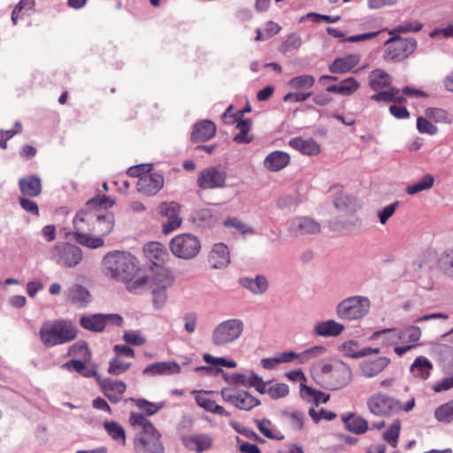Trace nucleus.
<instances>
[{"label": "nucleus", "instance_id": "nucleus-51", "mask_svg": "<svg viewBox=\"0 0 453 453\" xmlns=\"http://www.w3.org/2000/svg\"><path fill=\"white\" fill-rule=\"evenodd\" d=\"M300 392L302 397L308 401H314L316 396H324V398L322 399L323 403H326L329 400V395H326L321 391L308 387L304 383H301Z\"/></svg>", "mask_w": 453, "mask_h": 453}, {"label": "nucleus", "instance_id": "nucleus-57", "mask_svg": "<svg viewBox=\"0 0 453 453\" xmlns=\"http://www.w3.org/2000/svg\"><path fill=\"white\" fill-rule=\"evenodd\" d=\"M233 105H229L226 111L223 113L221 119L224 124L231 126L235 123L237 124L238 121L242 119L243 111L233 112Z\"/></svg>", "mask_w": 453, "mask_h": 453}, {"label": "nucleus", "instance_id": "nucleus-31", "mask_svg": "<svg viewBox=\"0 0 453 453\" xmlns=\"http://www.w3.org/2000/svg\"><path fill=\"white\" fill-rule=\"evenodd\" d=\"M21 193L27 196H38L42 192L41 179L35 175L21 178L19 180Z\"/></svg>", "mask_w": 453, "mask_h": 453}, {"label": "nucleus", "instance_id": "nucleus-20", "mask_svg": "<svg viewBox=\"0 0 453 453\" xmlns=\"http://www.w3.org/2000/svg\"><path fill=\"white\" fill-rule=\"evenodd\" d=\"M96 221L92 226L91 235L101 237L110 234L114 226L113 216L111 213H103L99 209L96 210Z\"/></svg>", "mask_w": 453, "mask_h": 453}, {"label": "nucleus", "instance_id": "nucleus-46", "mask_svg": "<svg viewBox=\"0 0 453 453\" xmlns=\"http://www.w3.org/2000/svg\"><path fill=\"white\" fill-rule=\"evenodd\" d=\"M434 418L439 422L450 423L453 421V400L449 401L434 411Z\"/></svg>", "mask_w": 453, "mask_h": 453}, {"label": "nucleus", "instance_id": "nucleus-60", "mask_svg": "<svg viewBox=\"0 0 453 453\" xmlns=\"http://www.w3.org/2000/svg\"><path fill=\"white\" fill-rule=\"evenodd\" d=\"M358 344L356 341H348L341 346L342 353L349 357L359 358L360 350L357 349Z\"/></svg>", "mask_w": 453, "mask_h": 453}, {"label": "nucleus", "instance_id": "nucleus-59", "mask_svg": "<svg viewBox=\"0 0 453 453\" xmlns=\"http://www.w3.org/2000/svg\"><path fill=\"white\" fill-rule=\"evenodd\" d=\"M397 93H398V88H390L388 90L380 91V92L375 93L374 95L371 96L370 100L375 101V102L390 103V102H393V100L395 98L394 96Z\"/></svg>", "mask_w": 453, "mask_h": 453}, {"label": "nucleus", "instance_id": "nucleus-17", "mask_svg": "<svg viewBox=\"0 0 453 453\" xmlns=\"http://www.w3.org/2000/svg\"><path fill=\"white\" fill-rule=\"evenodd\" d=\"M180 204L176 202H164L160 204V214L167 218L163 224V233L167 234L180 226L182 219L180 217Z\"/></svg>", "mask_w": 453, "mask_h": 453}, {"label": "nucleus", "instance_id": "nucleus-5", "mask_svg": "<svg viewBox=\"0 0 453 453\" xmlns=\"http://www.w3.org/2000/svg\"><path fill=\"white\" fill-rule=\"evenodd\" d=\"M369 310V299L356 296L340 302L336 306V314L340 319L352 321L364 318Z\"/></svg>", "mask_w": 453, "mask_h": 453}, {"label": "nucleus", "instance_id": "nucleus-12", "mask_svg": "<svg viewBox=\"0 0 453 453\" xmlns=\"http://www.w3.org/2000/svg\"><path fill=\"white\" fill-rule=\"evenodd\" d=\"M227 174L218 166H210L202 170L197 175V186L203 190L223 188Z\"/></svg>", "mask_w": 453, "mask_h": 453}, {"label": "nucleus", "instance_id": "nucleus-36", "mask_svg": "<svg viewBox=\"0 0 453 453\" xmlns=\"http://www.w3.org/2000/svg\"><path fill=\"white\" fill-rule=\"evenodd\" d=\"M235 127L239 132L234 135V142L240 144H248L253 141V135L250 134L252 128L251 119H242L238 121Z\"/></svg>", "mask_w": 453, "mask_h": 453}, {"label": "nucleus", "instance_id": "nucleus-37", "mask_svg": "<svg viewBox=\"0 0 453 453\" xmlns=\"http://www.w3.org/2000/svg\"><path fill=\"white\" fill-rule=\"evenodd\" d=\"M255 424L258 428L259 432L268 439L281 441L284 439V435L279 431L271 420L264 418L261 420H255Z\"/></svg>", "mask_w": 453, "mask_h": 453}, {"label": "nucleus", "instance_id": "nucleus-38", "mask_svg": "<svg viewBox=\"0 0 453 453\" xmlns=\"http://www.w3.org/2000/svg\"><path fill=\"white\" fill-rule=\"evenodd\" d=\"M432 369V363L424 357H417L411 366L413 375L422 380H426L430 376Z\"/></svg>", "mask_w": 453, "mask_h": 453}, {"label": "nucleus", "instance_id": "nucleus-22", "mask_svg": "<svg viewBox=\"0 0 453 453\" xmlns=\"http://www.w3.org/2000/svg\"><path fill=\"white\" fill-rule=\"evenodd\" d=\"M361 60L358 53L348 54L342 58H335L328 66L332 73H345L356 67Z\"/></svg>", "mask_w": 453, "mask_h": 453}, {"label": "nucleus", "instance_id": "nucleus-34", "mask_svg": "<svg viewBox=\"0 0 453 453\" xmlns=\"http://www.w3.org/2000/svg\"><path fill=\"white\" fill-rule=\"evenodd\" d=\"M314 330L316 334L319 336H338L343 332L344 326L341 323L330 319L318 323L315 326Z\"/></svg>", "mask_w": 453, "mask_h": 453}, {"label": "nucleus", "instance_id": "nucleus-14", "mask_svg": "<svg viewBox=\"0 0 453 453\" xmlns=\"http://www.w3.org/2000/svg\"><path fill=\"white\" fill-rule=\"evenodd\" d=\"M398 346L394 348V352L398 357L403 356L408 351L416 348L421 337V330L418 326H410L398 328Z\"/></svg>", "mask_w": 453, "mask_h": 453}, {"label": "nucleus", "instance_id": "nucleus-19", "mask_svg": "<svg viewBox=\"0 0 453 453\" xmlns=\"http://www.w3.org/2000/svg\"><path fill=\"white\" fill-rule=\"evenodd\" d=\"M288 230L294 234H316L320 232V225L308 217H296L288 221Z\"/></svg>", "mask_w": 453, "mask_h": 453}, {"label": "nucleus", "instance_id": "nucleus-24", "mask_svg": "<svg viewBox=\"0 0 453 453\" xmlns=\"http://www.w3.org/2000/svg\"><path fill=\"white\" fill-rule=\"evenodd\" d=\"M216 125L211 120H202L197 122L191 133V141L193 142H203L215 136Z\"/></svg>", "mask_w": 453, "mask_h": 453}, {"label": "nucleus", "instance_id": "nucleus-3", "mask_svg": "<svg viewBox=\"0 0 453 453\" xmlns=\"http://www.w3.org/2000/svg\"><path fill=\"white\" fill-rule=\"evenodd\" d=\"M129 421L139 430L134 439V449L137 453H164L160 434L147 418L141 413L132 412Z\"/></svg>", "mask_w": 453, "mask_h": 453}, {"label": "nucleus", "instance_id": "nucleus-9", "mask_svg": "<svg viewBox=\"0 0 453 453\" xmlns=\"http://www.w3.org/2000/svg\"><path fill=\"white\" fill-rule=\"evenodd\" d=\"M371 413L379 417H386L398 411L401 403L382 392H376L369 396L366 402Z\"/></svg>", "mask_w": 453, "mask_h": 453}, {"label": "nucleus", "instance_id": "nucleus-28", "mask_svg": "<svg viewBox=\"0 0 453 453\" xmlns=\"http://www.w3.org/2000/svg\"><path fill=\"white\" fill-rule=\"evenodd\" d=\"M288 144L294 150L307 156H316L320 152V146L312 138L303 139L296 137L288 142Z\"/></svg>", "mask_w": 453, "mask_h": 453}, {"label": "nucleus", "instance_id": "nucleus-62", "mask_svg": "<svg viewBox=\"0 0 453 453\" xmlns=\"http://www.w3.org/2000/svg\"><path fill=\"white\" fill-rule=\"evenodd\" d=\"M309 414L315 423H318L321 419L333 420L336 418V414L333 411L321 409L317 411L314 408L309 410Z\"/></svg>", "mask_w": 453, "mask_h": 453}, {"label": "nucleus", "instance_id": "nucleus-2", "mask_svg": "<svg viewBox=\"0 0 453 453\" xmlns=\"http://www.w3.org/2000/svg\"><path fill=\"white\" fill-rule=\"evenodd\" d=\"M106 200L104 197H94L88 201L85 208L75 215L73 220L75 230L72 233V235L81 245L91 249H97L104 245V239L91 235V232L94 221H96V209H94V204L95 203H102Z\"/></svg>", "mask_w": 453, "mask_h": 453}, {"label": "nucleus", "instance_id": "nucleus-21", "mask_svg": "<svg viewBox=\"0 0 453 453\" xmlns=\"http://www.w3.org/2000/svg\"><path fill=\"white\" fill-rule=\"evenodd\" d=\"M181 372L180 365L175 361L157 362L147 365L142 373L149 376L173 375Z\"/></svg>", "mask_w": 453, "mask_h": 453}, {"label": "nucleus", "instance_id": "nucleus-27", "mask_svg": "<svg viewBox=\"0 0 453 453\" xmlns=\"http://www.w3.org/2000/svg\"><path fill=\"white\" fill-rule=\"evenodd\" d=\"M209 261L215 269L227 266L230 263V255L227 246L224 243L215 244L210 253Z\"/></svg>", "mask_w": 453, "mask_h": 453}, {"label": "nucleus", "instance_id": "nucleus-13", "mask_svg": "<svg viewBox=\"0 0 453 453\" xmlns=\"http://www.w3.org/2000/svg\"><path fill=\"white\" fill-rule=\"evenodd\" d=\"M223 400L243 411H250L258 406L260 401L245 390L234 391L224 388L221 391Z\"/></svg>", "mask_w": 453, "mask_h": 453}, {"label": "nucleus", "instance_id": "nucleus-6", "mask_svg": "<svg viewBox=\"0 0 453 453\" xmlns=\"http://www.w3.org/2000/svg\"><path fill=\"white\" fill-rule=\"evenodd\" d=\"M384 59L387 61H401L414 52L417 42L413 38H402L398 35L386 42Z\"/></svg>", "mask_w": 453, "mask_h": 453}, {"label": "nucleus", "instance_id": "nucleus-56", "mask_svg": "<svg viewBox=\"0 0 453 453\" xmlns=\"http://www.w3.org/2000/svg\"><path fill=\"white\" fill-rule=\"evenodd\" d=\"M334 203L338 210L343 211L346 209H353L356 205V200L351 196L342 194L335 198Z\"/></svg>", "mask_w": 453, "mask_h": 453}, {"label": "nucleus", "instance_id": "nucleus-64", "mask_svg": "<svg viewBox=\"0 0 453 453\" xmlns=\"http://www.w3.org/2000/svg\"><path fill=\"white\" fill-rule=\"evenodd\" d=\"M417 128L422 134H435L437 133V127L423 117L418 118Z\"/></svg>", "mask_w": 453, "mask_h": 453}, {"label": "nucleus", "instance_id": "nucleus-35", "mask_svg": "<svg viewBox=\"0 0 453 453\" xmlns=\"http://www.w3.org/2000/svg\"><path fill=\"white\" fill-rule=\"evenodd\" d=\"M391 81L389 74L381 69L373 70L369 76V86L374 91L389 88Z\"/></svg>", "mask_w": 453, "mask_h": 453}, {"label": "nucleus", "instance_id": "nucleus-1", "mask_svg": "<svg viewBox=\"0 0 453 453\" xmlns=\"http://www.w3.org/2000/svg\"><path fill=\"white\" fill-rule=\"evenodd\" d=\"M102 264L105 275L123 282L129 292L137 294L149 282V277L140 273L139 260L130 252L123 250L108 252L104 257Z\"/></svg>", "mask_w": 453, "mask_h": 453}, {"label": "nucleus", "instance_id": "nucleus-50", "mask_svg": "<svg viewBox=\"0 0 453 453\" xmlns=\"http://www.w3.org/2000/svg\"><path fill=\"white\" fill-rule=\"evenodd\" d=\"M131 367V363H127L119 359V357L111 358L109 362L108 372L111 375H120Z\"/></svg>", "mask_w": 453, "mask_h": 453}, {"label": "nucleus", "instance_id": "nucleus-18", "mask_svg": "<svg viewBox=\"0 0 453 453\" xmlns=\"http://www.w3.org/2000/svg\"><path fill=\"white\" fill-rule=\"evenodd\" d=\"M164 187V177L159 173H146L137 180V190L145 196H154Z\"/></svg>", "mask_w": 453, "mask_h": 453}, {"label": "nucleus", "instance_id": "nucleus-58", "mask_svg": "<svg viewBox=\"0 0 453 453\" xmlns=\"http://www.w3.org/2000/svg\"><path fill=\"white\" fill-rule=\"evenodd\" d=\"M284 415L290 420L291 426L297 430L303 428L305 414L300 411H293L285 412Z\"/></svg>", "mask_w": 453, "mask_h": 453}, {"label": "nucleus", "instance_id": "nucleus-47", "mask_svg": "<svg viewBox=\"0 0 453 453\" xmlns=\"http://www.w3.org/2000/svg\"><path fill=\"white\" fill-rule=\"evenodd\" d=\"M400 430H401V421L399 419H395L389 426L388 430L383 434L384 440L394 448H395L397 446Z\"/></svg>", "mask_w": 453, "mask_h": 453}, {"label": "nucleus", "instance_id": "nucleus-11", "mask_svg": "<svg viewBox=\"0 0 453 453\" xmlns=\"http://www.w3.org/2000/svg\"><path fill=\"white\" fill-rule=\"evenodd\" d=\"M52 257L59 265L71 268L81 262L83 254L78 246L63 242L54 247Z\"/></svg>", "mask_w": 453, "mask_h": 453}, {"label": "nucleus", "instance_id": "nucleus-40", "mask_svg": "<svg viewBox=\"0 0 453 453\" xmlns=\"http://www.w3.org/2000/svg\"><path fill=\"white\" fill-rule=\"evenodd\" d=\"M103 314L82 316L80 319L81 326L91 332L101 333L104 330Z\"/></svg>", "mask_w": 453, "mask_h": 453}, {"label": "nucleus", "instance_id": "nucleus-43", "mask_svg": "<svg viewBox=\"0 0 453 453\" xmlns=\"http://www.w3.org/2000/svg\"><path fill=\"white\" fill-rule=\"evenodd\" d=\"M434 183V178L432 174H425L420 180L417 181L412 185H409L406 188V193L410 196L416 195L425 190H428L433 188Z\"/></svg>", "mask_w": 453, "mask_h": 453}, {"label": "nucleus", "instance_id": "nucleus-4", "mask_svg": "<svg viewBox=\"0 0 453 453\" xmlns=\"http://www.w3.org/2000/svg\"><path fill=\"white\" fill-rule=\"evenodd\" d=\"M78 330L68 319H51L44 321L39 330L41 342L47 348H52L73 341Z\"/></svg>", "mask_w": 453, "mask_h": 453}, {"label": "nucleus", "instance_id": "nucleus-42", "mask_svg": "<svg viewBox=\"0 0 453 453\" xmlns=\"http://www.w3.org/2000/svg\"><path fill=\"white\" fill-rule=\"evenodd\" d=\"M68 356L77 357L78 361H91L92 354L85 342H77L68 349Z\"/></svg>", "mask_w": 453, "mask_h": 453}, {"label": "nucleus", "instance_id": "nucleus-45", "mask_svg": "<svg viewBox=\"0 0 453 453\" xmlns=\"http://www.w3.org/2000/svg\"><path fill=\"white\" fill-rule=\"evenodd\" d=\"M315 84V78L311 74H303L292 78L288 85L292 89L304 90L311 88Z\"/></svg>", "mask_w": 453, "mask_h": 453}, {"label": "nucleus", "instance_id": "nucleus-52", "mask_svg": "<svg viewBox=\"0 0 453 453\" xmlns=\"http://www.w3.org/2000/svg\"><path fill=\"white\" fill-rule=\"evenodd\" d=\"M224 225L227 227L237 229L242 234H253V227L248 226L238 218H228L225 220Z\"/></svg>", "mask_w": 453, "mask_h": 453}, {"label": "nucleus", "instance_id": "nucleus-8", "mask_svg": "<svg viewBox=\"0 0 453 453\" xmlns=\"http://www.w3.org/2000/svg\"><path fill=\"white\" fill-rule=\"evenodd\" d=\"M243 331V324L239 319H227L219 324L211 334V342L222 346L238 339Z\"/></svg>", "mask_w": 453, "mask_h": 453}, {"label": "nucleus", "instance_id": "nucleus-63", "mask_svg": "<svg viewBox=\"0 0 453 453\" xmlns=\"http://www.w3.org/2000/svg\"><path fill=\"white\" fill-rule=\"evenodd\" d=\"M399 206V202H394L386 207H384L382 210L378 211V217L380 219V222L384 225L387 223L389 218H391L394 213L395 212L396 209Z\"/></svg>", "mask_w": 453, "mask_h": 453}, {"label": "nucleus", "instance_id": "nucleus-49", "mask_svg": "<svg viewBox=\"0 0 453 453\" xmlns=\"http://www.w3.org/2000/svg\"><path fill=\"white\" fill-rule=\"evenodd\" d=\"M165 281V285L162 288L153 290V303L157 309H161L165 304L167 300L165 288L172 284L173 279L168 277Z\"/></svg>", "mask_w": 453, "mask_h": 453}, {"label": "nucleus", "instance_id": "nucleus-15", "mask_svg": "<svg viewBox=\"0 0 453 453\" xmlns=\"http://www.w3.org/2000/svg\"><path fill=\"white\" fill-rule=\"evenodd\" d=\"M96 382L102 393L111 403H118L123 399L124 393L127 390V385L123 381L100 376Z\"/></svg>", "mask_w": 453, "mask_h": 453}, {"label": "nucleus", "instance_id": "nucleus-41", "mask_svg": "<svg viewBox=\"0 0 453 453\" xmlns=\"http://www.w3.org/2000/svg\"><path fill=\"white\" fill-rule=\"evenodd\" d=\"M242 285L250 289L254 294H262L267 288L268 283L265 277L257 276L256 278H244L241 280Z\"/></svg>", "mask_w": 453, "mask_h": 453}, {"label": "nucleus", "instance_id": "nucleus-7", "mask_svg": "<svg viewBox=\"0 0 453 453\" xmlns=\"http://www.w3.org/2000/svg\"><path fill=\"white\" fill-rule=\"evenodd\" d=\"M200 249V241L191 234H178L170 242L172 253L183 259L195 257L199 253Z\"/></svg>", "mask_w": 453, "mask_h": 453}, {"label": "nucleus", "instance_id": "nucleus-16", "mask_svg": "<svg viewBox=\"0 0 453 453\" xmlns=\"http://www.w3.org/2000/svg\"><path fill=\"white\" fill-rule=\"evenodd\" d=\"M185 448L196 453H203L212 449L214 444L213 437L209 434L194 433L181 437Z\"/></svg>", "mask_w": 453, "mask_h": 453}, {"label": "nucleus", "instance_id": "nucleus-26", "mask_svg": "<svg viewBox=\"0 0 453 453\" xmlns=\"http://www.w3.org/2000/svg\"><path fill=\"white\" fill-rule=\"evenodd\" d=\"M62 367L67 370L73 369L80 375L85 378H95L96 381L97 378L100 377L97 373L96 365L92 364L91 361H78L76 359H72L65 363Z\"/></svg>", "mask_w": 453, "mask_h": 453}, {"label": "nucleus", "instance_id": "nucleus-32", "mask_svg": "<svg viewBox=\"0 0 453 453\" xmlns=\"http://www.w3.org/2000/svg\"><path fill=\"white\" fill-rule=\"evenodd\" d=\"M360 87L359 82L354 77H349L342 80L338 84L330 85L326 88V91L336 93L344 96L353 95Z\"/></svg>", "mask_w": 453, "mask_h": 453}, {"label": "nucleus", "instance_id": "nucleus-10", "mask_svg": "<svg viewBox=\"0 0 453 453\" xmlns=\"http://www.w3.org/2000/svg\"><path fill=\"white\" fill-rule=\"evenodd\" d=\"M322 372L327 374V383L332 390L344 388L352 379L350 367L343 362L326 365L322 367Z\"/></svg>", "mask_w": 453, "mask_h": 453}, {"label": "nucleus", "instance_id": "nucleus-30", "mask_svg": "<svg viewBox=\"0 0 453 453\" xmlns=\"http://www.w3.org/2000/svg\"><path fill=\"white\" fill-rule=\"evenodd\" d=\"M143 252L145 257L156 265L163 263L168 257V253L165 246L157 242L147 243L143 248Z\"/></svg>", "mask_w": 453, "mask_h": 453}, {"label": "nucleus", "instance_id": "nucleus-44", "mask_svg": "<svg viewBox=\"0 0 453 453\" xmlns=\"http://www.w3.org/2000/svg\"><path fill=\"white\" fill-rule=\"evenodd\" d=\"M104 427L114 441L121 445L126 444V433L121 425L115 421H106L104 424Z\"/></svg>", "mask_w": 453, "mask_h": 453}, {"label": "nucleus", "instance_id": "nucleus-23", "mask_svg": "<svg viewBox=\"0 0 453 453\" xmlns=\"http://www.w3.org/2000/svg\"><path fill=\"white\" fill-rule=\"evenodd\" d=\"M390 364L387 357H380L372 360H365L360 364V375L365 378H373L380 374Z\"/></svg>", "mask_w": 453, "mask_h": 453}, {"label": "nucleus", "instance_id": "nucleus-53", "mask_svg": "<svg viewBox=\"0 0 453 453\" xmlns=\"http://www.w3.org/2000/svg\"><path fill=\"white\" fill-rule=\"evenodd\" d=\"M35 7V0H20L15 6L12 13V21L13 25L18 24L19 13L23 11H31Z\"/></svg>", "mask_w": 453, "mask_h": 453}, {"label": "nucleus", "instance_id": "nucleus-55", "mask_svg": "<svg viewBox=\"0 0 453 453\" xmlns=\"http://www.w3.org/2000/svg\"><path fill=\"white\" fill-rule=\"evenodd\" d=\"M269 384H271V381H264L263 379L255 372H251L247 380V386L255 388L260 394H265V389Z\"/></svg>", "mask_w": 453, "mask_h": 453}, {"label": "nucleus", "instance_id": "nucleus-33", "mask_svg": "<svg viewBox=\"0 0 453 453\" xmlns=\"http://www.w3.org/2000/svg\"><path fill=\"white\" fill-rule=\"evenodd\" d=\"M345 427L348 431L352 432L356 434H362L368 430L367 421L354 413H347L342 417Z\"/></svg>", "mask_w": 453, "mask_h": 453}, {"label": "nucleus", "instance_id": "nucleus-29", "mask_svg": "<svg viewBox=\"0 0 453 453\" xmlns=\"http://www.w3.org/2000/svg\"><path fill=\"white\" fill-rule=\"evenodd\" d=\"M290 162V157L287 152L275 150L271 152L265 159V167L272 172H278L285 168Z\"/></svg>", "mask_w": 453, "mask_h": 453}, {"label": "nucleus", "instance_id": "nucleus-39", "mask_svg": "<svg viewBox=\"0 0 453 453\" xmlns=\"http://www.w3.org/2000/svg\"><path fill=\"white\" fill-rule=\"evenodd\" d=\"M398 328H387L376 331L372 334V339H381V342L385 347L398 346Z\"/></svg>", "mask_w": 453, "mask_h": 453}, {"label": "nucleus", "instance_id": "nucleus-54", "mask_svg": "<svg viewBox=\"0 0 453 453\" xmlns=\"http://www.w3.org/2000/svg\"><path fill=\"white\" fill-rule=\"evenodd\" d=\"M326 352V348L323 346H314L308 349L302 353L298 354V359L300 363L303 364L308 362L310 359L321 356Z\"/></svg>", "mask_w": 453, "mask_h": 453}, {"label": "nucleus", "instance_id": "nucleus-61", "mask_svg": "<svg viewBox=\"0 0 453 453\" xmlns=\"http://www.w3.org/2000/svg\"><path fill=\"white\" fill-rule=\"evenodd\" d=\"M123 340L131 345L141 346L146 342V339L137 331H126Z\"/></svg>", "mask_w": 453, "mask_h": 453}, {"label": "nucleus", "instance_id": "nucleus-25", "mask_svg": "<svg viewBox=\"0 0 453 453\" xmlns=\"http://www.w3.org/2000/svg\"><path fill=\"white\" fill-rule=\"evenodd\" d=\"M67 300L73 305L82 308L86 307L91 301L89 291L80 284H73L66 292Z\"/></svg>", "mask_w": 453, "mask_h": 453}, {"label": "nucleus", "instance_id": "nucleus-48", "mask_svg": "<svg viewBox=\"0 0 453 453\" xmlns=\"http://www.w3.org/2000/svg\"><path fill=\"white\" fill-rule=\"evenodd\" d=\"M265 394H268L272 399L283 398L289 394V388L285 383L269 384L265 389Z\"/></svg>", "mask_w": 453, "mask_h": 453}]
</instances>
